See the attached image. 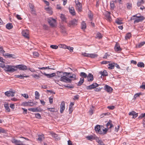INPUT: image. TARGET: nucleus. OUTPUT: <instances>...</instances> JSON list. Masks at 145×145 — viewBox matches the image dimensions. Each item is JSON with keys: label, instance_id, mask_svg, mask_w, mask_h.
Masks as SVG:
<instances>
[{"label": "nucleus", "instance_id": "obj_55", "mask_svg": "<svg viewBox=\"0 0 145 145\" xmlns=\"http://www.w3.org/2000/svg\"><path fill=\"white\" fill-rule=\"evenodd\" d=\"M110 7L111 9H113L114 8L115 5L114 2L110 3Z\"/></svg>", "mask_w": 145, "mask_h": 145}, {"label": "nucleus", "instance_id": "obj_23", "mask_svg": "<svg viewBox=\"0 0 145 145\" xmlns=\"http://www.w3.org/2000/svg\"><path fill=\"white\" fill-rule=\"evenodd\" d=\"M86 24L85 22L83 21L81 24V28L83 30L86 29Z\"/></svg>", "mask_w": 145, "mask_h": 145}, {"label": "nucleus", "instance_id": "obj_61", "mask_svg": "<svg viewBox=\"0 0 145 145\" xmlns=\"http://www.w3.org/2000/svg\"><path fill=\"white\" fill-rule=\"evenodd\" d=\"M107 108L109 109L112 110L114 108L115 106H108Z\"/></svg>", "mask_w": 145, "mask_h": 145}, {"label": "nucleus", "instance_id": "obj_42", "mask_svg": "<svg viewBox=\"0 0 145 145\" xmlns=\"http://www.w3.org/2000/svg\"><path fill=\"white\" fill-rule=\"evenodd\" d=\"M142 95V93L141 92L137 93L135 95L134 98L135 99H136L137 97L139 96L140 95Z\"/></svg>", "mask_w": 145, "mask_h": 145}, {"label": "nucleus", "instance_id": "obj_47", "mask_svg": "<svg viewBox=\"0 0 145 145\" xmlns=\"http://www.w3.org/2000/svg\"><path fill=\"white\" fill-rule=\"evenodd\" d=\"M67 49L69 50L71 52H73V50L74 48L72 47H71L70 46H67Z\"/></svg>", "mask_w": 145, "mask_h": 145}, {"label": "nucleus", "instance_id": "obj_59", "mask_svg": "<svg viewBox=\"0 0 145 145\" xmlns=\"http://www.w3.org/2000/svg\"><path fill=\"white\" fill-rule=\"evenodd\" d=\"M5 51L3 50V47L0 46V53H5Z\"/></svg>", "mask_w": 145, "mask_h": 145}, {"label": "nucleus", "instance_id": "obj_15", "mask_svg": "<svg viewBox=\"0 0 145 145\" xmlns=\"http://www.w3.org/2000/svg\"><path fill=\"white\" fill-rule=\"evenodd\" d=\"M110 12H107L105 14L106 19L109 21H111L112 20V18L110 16Z\"/></svg>", "mask_w": 145, "mask_h": 145}, {"label": "nucleus", "instance_id": "obj_45", "mask_svg": "<svg viewBox=\"0 0 145 145\" xmlns=\"http://www.w3.org/2000/svg\"><path fill=\"white\" fill-rule=\"evenodd\" d=\"M50 134L54 138H56L57 137V135L55 133L51 132L50 133Z\"/></svg>", "mask_w": 145, "mask_h": 145}, {"label": "nucleus", "instance_id": "obj_25", "mask_svg": "<svg viewBox=\"0 0 145 145\" xmlns=\"http://www.w3.org/2000/svg\"><path fill=\"white\" fill-rule=\"evenodd\" d=\"M145 0H138L137 3V5L138 7H139L141 5L143 4L144 3Z\"/></svg>", "mask_w": 145, "mask_h": 145}, {"label": "nucleus", "instance_id": "obj_28", "mask_svg": "<svg viewBox=\"0 0 145 145\" xmlns=\"http://www.w3.org/2000/svg\"><path fill=\"white\" fill-rule=\"evenodd\" d=\"M84 81V78H80V80L79 81L78 83V84H77V86H79L81 85L83 83Z\"/></svg>", "mask_w": 145, "mask_h": 145}, {"label": "nucleus", "instance_id": "obj_21", "mask_svg": "<svg viewBox=\"0 0 145 145\" xmlns=\"http://www.w3.org/2000/svg\"><path fill=\"white\" fill-rule=\"evenodd\" d=\"M11 142L15 144H17L18 143H21L22 142L20 140H18L14 138H12L11 139Z\"/></svg>", "mask_w": 145, "mask_h": 145}, {"label": "nucleus", "instance_id": "obj_48", "mask_svg": "<svg viewBox=\"0 0 145 145\" xmlns=\"http://www.w3.org/2000/svg\"><path fill=\"white\" fill-rule=\"evenodd\" d=\"M60 18L63 21H65L66 20V18H65V16L62 14L61 15Z\"/></svg>", "mask_w": 145, "mask_h": 145}, {"label": "nucleus", "instance_id": "obj_63", "mask_svg": "<svg viewBox=\"0 0 145 145\" xmlns=\"http://www.w3.org/2000/svg\"><path fill=\"white\" fill-rule=\"evenodd\" d=\"M88 17L90 19L91 21L93 19V15L92 14H89L88 15Z\"/></svg>", "mask_w": 145, "mask_h": 145}, {"label": "nucleus", "instance_id": "obj_32", "mask_svg": "<svg viewBox=\"0 0 145 145\" xmlns=\"http://www.w3.org/2000/svg\"><path fill=\"white\" fill-rule=\"evenodd\" d=\"M86 138L88 140H92L95 139L94 137L92 135L87 136L86 137Z\"/></svg>", "mask_w": 145, "mask_h": 145}, {"label": "nucleus", "instance_id": "obj_14", "mask_svg": "<svg viewBox=\"0 0 145 145\" xmlns=\"http://www.w3.org/2000/svg\"><path fill=\"white\" fill-rule=\"evenodd\" d=\"M138 114L136 113V112L134 111H132L130 112L129 113V115L130 116H133V118H135L138 116Z\"/></svg>", "mask_w": 145, "mask_h": 145}, {"label": "nucleus", "instance_id": "obj_1", "mask_svg": "<svg viewBox=\"0 0 145 145\" xmlns=\"http://www.w3.org/2000/svg\"><path fill=\"white\" fill-rule=\"evenodd\" d=\"M5 70L7 72H13L17 71V69H16L15 66L6 65Z\"/></svg>", "mask_w": 145, "mask_h": 145}, {"label": "nucleus", "instance_id": "obj_46", "mask_svg": "<svg viewBox=\"0 0 145 145\" xmlns=\"http://www.w3.org/2000/svg\"><path fill=\"white\" fill-rule=\"evenodd\" d=\"M29 6L31 10V11L32 12H33L34 11L33 8L34 6L31 3H29Z\"/></svg>", "mask_w": 145, "mask_h": 145}, {"label": "nucleus", "instance_id": "obj_57", "mask_svg": "<svg viewBox=\"0 0 145 145\" xmlns=\"http://www.w3.org/2000/svg\"><path fill=\"white\" fill-rule=\"evenodd\" d=\"M32 76L36 79H38L39 78V76L37 74H34L32 75Z\"/></svg>", "mask_w": 145, "mask_h": 145}, {"label": "nucleus", "instance_id": "obj_5", "mask_svg": "<svg viewBox=\"0 0 145 145\" xmlns=\"http://www.w3.org/2000/svg\"><path fill=\"white\" fill-rule=\"evenodd\" d=\"M99 85L96 83H94L92 84L87 86L86 87L87 89H91L98 87Z\"/></svg>", "mask_w": 145, "mask_h": 145}, {"label": "nucleus", "instance_id": "obj_60", "mask_svg": "<svg viewBox=\"0 0 145 145\" xmlns=\"http://www.w3.org/2000/svg\"><path fill=\"white\" fill-rule=\"evenodd\" d=\"M64 73V75L65 74V76H67L68 77V76H69V75H71L72 74V73L71 72H63Z\"/></svg>", "mask_w": 145, "mask_h": 145}, {"label": "nucleus", "instance_id": "obj_50", "mask_svg": "<svg viewBox=\"0 0 145 145\" xmlns=\"http://www.w3.org/2000/svg\"><path fill=\"white\" fill-rule=\"evenodd\" d=\"M66 78V76L63 75V76H61L60 79V80L61 81L65 82V79Z\"/></svg>", "mask_w": 145, "mask_h": 145}, {"label": "nucleus", "instance_id": "obj_30", "mask_svg": "<svg viewBox=\"0 0 145 145\" xmlns=\"http://www.w3.org/2000/svg\"><path fill=\"white\" fill-rule=\"evenodd\" d=\"M99 73L100 74H101L102 76H106L108 75L107 72L105 70H104L103 72L102 71H100Z\"/></svg>", "mask_w": 145, "mask_h": 145}, {"label": "nucleus", "instance_id": "obj_62", "mask_svg": "<svg viewBox=\"0 0 145 145\" xmlns=\"http://www.w3.org/2000/svg\"><path fill=\"white\" fill-rule=\"evenodd\" d=\"M79 98V96L78 95H75L74 96V100H78Z\"/></svg>", "mask_w": 145, "mask_h": 145}, {"label": "nucleus", "instance_id": "obj_12", "mask_svg": "<svg viewBox=\"0 0 145 145\" xmlns=\"http://www.w3.org/2000/svg\"><path fill=\"white\" fill-rule=\"evenodd\" d=\"M42 73L45 76H47V78H52L56 75V74L54 72L52 73V74H46L45 72H44L43 73Z\"/></svg>", "mask_w": 145, "mask_h": 145}, {"label": "nucleus", "instance_id": "obj_2", "mask_svg": "<svg viewBox=\"0 0 145 145\" xmlns=\"http://www.w3.org/2000/svg\"><path fill=\"white\" fill-rule=\"evenodd\" d=\"M47 21L52 27H54L57 25L56 20L52 18H48Z\"/></svg>", "mask_w": 145, "mask_h": 145}, {"label": "nucleus", "instance_id": "obj_18", "mask_svg": "<svg viewBox=\"0 0 145 145\" xmlns=\"http://www.w3.org/2000/svg\"><path fill=\"white\" fill-rule=\"evenodd\" d=\"M122 20H123L121 18H117L115 20V22L118 25H121L123 24Z\"/></svg>", "mask_w": 145, "mask_h": 145}, {"label": "nucleus", "instance_id": "obj_34", "mask_svg": "<svg viewBox=\"0 0 145 145\" xmlns=\"http://www.w3.org/2000/svg\"><path fill=\"white\" fill-rule=\"evenodd\" d=\"M57 74L59 77H61L64 75L63 72L62 71H57Z\"/></svg>", "mask_w": 145, "mask_h": 145}, {"label": "nucleus", "instance_id": "obj_38", "mask_svg": "<svg viewBox=\"0 0 145 145\" xmlns=\"http://www.w3.org/2000/svg\"><path fill=\"white\" fill-rule=\"evenodd\" d=\"M131 37V34L130 33H127L125 36V39L127 40L128 39H129Z\"/></svg>", "mask_w": 145, "mask_h": 145}, {"label": "nucleus", "instance_id": "obj_41", "mask_svg": "<svg viewBox=\"0 0 145 145\" xmlns=\"http://www.w3.org/2000/svg\"><path fill=\"white\" fill-rule=\"evenodd\" d=\"M96 36V38H98L99 39H101L103 37L101 33L99 32L97 33Z\"/></svg>", "mask_w": 145, "mask_h": 145}, {"label": "nucleus", "instance_id": "obj_39", "mask_svg": "<svg viewBox=\"0 0 145 145\" xmlns=\"http://www.w3.org/2000/svg\"><path fill=\"white\" fill-rule=\"evenodd\" d=\"M109 129L106 127V128H105L104 129H103V131H102V135H104L106 134L108 131H109Z\"/></svg>", "mask_w": 145, "mask_h": 145}, {"label": "nucleus", "instance_id": "obj_53", "mask_svg": "<svg viewBox=\"0 0 145 145\" xmlns=\"http://www.w3.org/2000/svg\"><path fill=\"white\" fill-rule=\"evenodd\" d=\"M10 91H8L5 92V94L8 97L10 96Z\"/></svg>", "mask_w": 145, "mask_h": 145}, {"label": "nucleus", "instance_id": "obj_40", "mask_svg": "<svg viewBox=\"0 0 145 145\" xmlns=\"http://www.w3.org/2000/svg\"><path fill=\"white\" fill-rule=\"evenodd\" d=\"M72 80L69 79L68 77H67L66 76V78L65 79V80L64 82L66 83H71V82Z\"/></svg>", "mask_w": 145, "mask_h": 145}, {"label": "nucleus", "instance_id": "obj_3", "mask_svg": "<svg viewBox=\"0 0 145 145\" xmlns=\"http://www.w3.org/2000/svg\"><path fill=\"white\" fill-rule=\"evenodd\" d=\"M106 127L109 130V132H111L112 128L114 127V125L112 124V121L109 120L106 124Z\"/></svg>", "mask_w": 145, "mask_h": 145}, {"label": "nucleus", "instance_id": "obj_58", "mask_svg": "<svg viewBox=\"0 0 145 145\" xmlns=\"http://www.w3.org/2000/svg\"><path fill=\"white\" fill-rule=\"evenodd\" d=\"M6 133V131L4 129L0 127V133Z\"/></svg>", "mask_w": 145, "mask_h": 145}, {"label": "nucleus", "instance_id": "obj_36", "mask_svg": "<svg viewBox=\"0 0 145 145\" xmlns=\"http://www.w3.org/2000/svg\"><path fill=\"white\" fill-rule=\"evenodd\" d=\"M98 55L97 54H89V57H90L91 58H95L97 57Z\"/></svg>", "mask_w": 145, "mask_h": 145}, {"label": "nucleus", "instance_id": "obj_56", "mask_svg": "<svg viewBox=\"0 0 145 145\" xmlns=\"http://www.w3.org/2000/svg\"><path fill=\"white\" fill-rule=\"evenodd\" d=\"M35 117L37 118L40 119L41 117V116L39 113H38L35 114Z\"/></svg>", "mask_w": 145, "mask_h": 145}, {"label": "nucleus", "instance_id": "obj_51", "mask_svg": "<svg viewBox=\"0 0 145 145\" xmlns=\"http://www.w3.org/2000/svg\"><path fill=\"white\" fill-rule=\"evenodd\" d=\"M73 110V108L72 107H71V105H69V114H71Z\"/></svg>", "mask_w": 145, "mask_h": 145}, {"label": "nucleus", "instance_id": "obj_54", "mask_svg": "<svg viewBox=\"0 0 145 145\" xmlns=\"http://www.w3.org/2000/svg\"><path fill=\"white\" fill-rule=\"evenodd\" d=\"M33 54L34 57H38L39 56V54L37 52H33Z\"/></svg>", "mask_w": 145, "mask_h": 145}, {"label": "nucleus", "instance_id": "obj_33", "mask_svg": "<svg viewBox=\"0 0 145 145\" xmlns=\"http://www.w3.org/2000/svg\"><path fill=\"white\" fill-rule=\"evenodd\" d=\"M137 66L141 68L144 67V63L142 62H139L137 64Z\"/></svg>", "mask_w": 145, "mask_h": 145}, {"label": "nucleus", "instance_id": "obj_49", "mask_svg": "<svg viewBox=\"0 0 145 145\" xmlns=\"http://www.w3.org/2000/svg\"><path fill=\"white\" fill-rule=\"evenodd\" d=\"M47 110L51 112H55V108H48Z\"/></svg>", "mask_w": 145, "mask_h": 145}, {"label": "nucleus", "instance_id": "obj_24", "mask_svg": "<svg viewBox=\"0 0 145 145\" xmlns=\"http://www.w3.org/2000/svg\"><path fill=\"white\" fill-rule=\"evenodd\" d=\"M114 48L115 50L116 51H120L121 50V49L120 48V45L117 43H116L114 47Z\"/></svg>", "mask_w": 145, "mask_h": 145}, {"label": "nucleus", "instance_id": "obj_4", "mask_svg": "<svg viewBox=\"0 0 145 145\" xmlns=\"http://www.w3.org/2000/svg\"><path fill=\"white\" fill-rule=\"evenodd\" d=\"M15 68L16 69L18 68L20 70L24 71L27 69V66L23 64L16 65L15 66Z\"/></svg>", "mask_w": 145, "mask_h": 145}, {"label": "nucleus", "instance_id": "obj_19", "mask_svg": "<svg viewBox=\"0 0 145 145\" xmlns=\"http://www.w3.org/2000/svg\"><path fill=\"white\" fill-rule=\"evenodd\" d=\"M69 10L70 13L72 15L74 16L75 15L76 13L73 7H71V8L69 7Z\"/></svg>", "mask_w": 145, "mask_h": 145}, {"label": "nucleus", "instance_id": "obj_10", "mask_svg": "<svg viewBox=\"0 0 145 145\" xmlns=\"http://www.w3.org/2000/svg\"><path fill=\"white\" fill-rule=\"evenodd\" d=\"M61 32L63 34H65L66 33V29L65 27L62 25H60Z\"/></svg>", "mask_w": 145, "mask_h": 145}, {"label": "nucleus", "instance_id": "obj_8", "mask_svg": "<svg viewBox=\"0 0 145 145\" xmlns=\"http://www.w3.org/2000/svg\"><path fill=\"white\" fill-rule=\"evenodd\" d=\"M60 112L61 113H62L64 110L65 107V103L64 101H62L61 104L60 106Z\"/></svg>", "mask_w": 145, "mask_h": 145}, {"label": "nucleus", "instance_id": "obj_35", "mask_svg": "<svg viewBox=\"0 0 145 145\" xmlns=\"http://www.w3.org/2000/svg\"><path fill=\"white\" fill-rule=\"evenodd\" d=\"M145 44V42H142L140 43H138L137 46V47L138 48H140L144 45Z\"/></svg>", "mask_w": 145, "mask_h": 145}, {"label": "nucleus", "instance_id": "obj_6", "mask_svg": "<svg viewBox=\"0 0 145 145\" xmlns=\"http://www.w3.org/2000/svg\"><path fill=\"white\" fill-rule=\"evenodd\" d=\"M104 90L107 92L111 93L112 92L113 89L111 87L106 85L105 86Z\"/></svg>", "mask_w": 145, "mask_h": 145}, {"label": "nucleus", "instance_id": "obj_64", "mask_svg": "<svg viewBox=\"0 0 145 145\" xmlns=\"http://www.w3.org/2000/svg\"><path fill=\"white\" fill-rule=\"evenodd\" d=\"M9 54H8V53H3V56H6L7 57H9Z\"/></svg>", "mask_w": 145, "mask_h": 145}, {"label": "nucleus", "instance_id": "obj_16", "mask_svg": "<svg viewBox=\"0 0 145 145\" xmlns=\"http://www.w3.org/2000/svg\"><path fill=\"white\" fill-rule=\"evenodd\" d=\"M138 18L136 19L134 21V24L136 23H138L140 22H141L145 18L143 16H140V18Z\"/></svg>", "mask_w": 145, "mask_h": 145}, {"label": "nucleus", "instance_id": "obj_22", "mask_svg": "<svg viewBox=\"0 0 145 145\" xmlns=\"http://www.w3.org/2000/svg\"><path fill=\"white\" fill-rule=\"evenodd\" d=\"M16 78H19L21 79H24V77L27 78L29 77V76H26L25 74L24 75L20 74V75H17L16 76Z\"/></svg>", "mask_w": 145, "mask_h": 145}, {"label": "nucleus", "instance_id": "obj_37", "mask_svg": "<svg viewBox=\"0 0 145 145\" xmlns=\"http://www.w3.org/2000/svg\"><path fill=\"white\" fill-rule=\"evenodd\" d=\"M4 107L6 110H7V111L8 112L10 111V109L9 108L8 105V103H6L5 104Z\"/></svg>", "mask_w": 145, "mask_h": 145}, {"label": "nucleus", "instance_id": "obj_43", "mask_svg": "<svg viewBox=\"0 0 145 145\" xmlns=\"http://www.w3.org/2000/svg\"><path fill=\"white\" fill-rule=\"evenodd\" d=\"M35 98L36 99H38L39 98V92L37 91H36L35 93Z\"/></svg>", "mask_w": 145, "mask_h": 145}, {"label": "nucleus", "instance_id": "obj_9", "mask_svg": "<svg viewBox=\"0 0 145 145\" xmlns=\"http://www.w3.org/2000/svg\"><path fill=\"white\" fill-rule=\"evenodd\" d=\"M95 130L96 133H99L100 134H102V131H101L100 125H97L95 126Z\"/></svg>", "mask_w": 145, "mask_h": 145}, {"label": "nucleus", "instance_id": "obj_52", "mask_svg": "<svg viewBox=\"0 0 145 145\" xmlns=\"http://www.w3.org/2000/svg\"><path fill=\"white\" fill-rule=\"evenodd\" d=\"M50 47L54 49H56L58 48V46L56 45H51L50 46Z\"/></svg>", "mask_w": 145, "mask_h": 145}, {"label": "nucleus", "instance_id": "obj_44", "mask_svg": "<svg viewBox=\"0 0 145 145\" xmlns=\"http://www.w3.org/2000/svg\"><path fill=\"white\" fill-rule=\"evenodd\" d=\"M132 7V4L129 3H127V8L128 9H130Z\"/></svg>", "mask_w": 145, "mask_h": 145}, {"label": "nucleus", "instance_id": "obj_7", "mask_svg": "<svg viewBox=\"0 0 145 145\" xmlns=\"http://www.w3.org/2000/svg\"><path fill=\"white\" fill-rule=\"evenodd\" d=\"M28 110L30 111H31L33 112H41L42 110L40 108H38L37 107L36 108H31L28 109Z\"/></svg>", "mask_w": 145, "mask_h": 145}, {"label": "nucleus", "instance_id": "obj_17", "mask_svg": "<svg viewBox=\"0 0 145 145\" xmlns=\"http://www.w3.org/2000/svg\"><path fill=\"white\" fill-rule=\"evenodd\" d=\"M76 9L77 10L78 12H81L82 11V7L81 4H77L76 5Z\"/></svg>", "mask_w": 145, "mask_h": 145}, {"label": "nucleus", "instance_id": "obj_20", "mask_svg": "<svg viewBox=\"0 0 145 145\" xmlns=\"http://www.w3.org/2000/svg\"><path fill=\"white\" fill-rule=\"evenodd\" d=\"M22 35L24 37L26 38H29L28 32L26 30H23L22 32Z\"/></svg>", "mask_w": 145, "mask_h": 145}, {"label": "nucleus", "instance_id": "obj_26", "mask_svg": "<svg viewBox=\"0 0 145 145\" xmlns=\"http://www.w3.org/2000/svg\"><path fill=\"white\" fill-rule=\"evenodd\" d=\"M80 76L83 78H86L87 77V75L85 72H81L80 74Z\"/></svg>", "mask_w": 145, "mask_h": 145}, {"label": "nucleus", "instance_id": "obj_27", "mask_svg": "<svg viewBox=\"0 0 145 145\" xmlns=\"http://www.w3.org/2000/svg\"><path fill=\"white\" fill-rule=\"evenodd\" d=\"M68 77L69 78H73L74 79V80H76V75L74 74H72V73L71 74L69 75L68 76Z\"/></svg>", "mask_w": 145, "mask_h": 145}, {"label": "nucleus", "instance_id": "obj_31", "mask_svg": "<svg viewBox=\"0 0 145 145\" xmlns=\"http://www.w3.org/2000/svg\"><path fill=\"white\" fill-rule=\"evenodd\" d=\"M109 66L108 68L110 69H114V63H109L108 64Z\"/></svg>", "mask_w": 145, "mask_h": 145}, {"label": "nucleus", "instance_id": "obj_29", "mask_svg": "<svg viewBox=\"0 0 145 145\" xmlns=\"http://www.w3.org/2000/svg\"><path fill=\"white\" fill-rule=\"evenodd\" d=\"M6 28L8 29H10L13 28V26L11 23H8L6 24Z\"/></svg>", "mask_w": 145, "mask_h": 145}, {"label": "nucleus", "instance_id": "obj_11", "mask_svg": "<svg viewBox=\"0 0 145 145\" xmlns=\"http://www.w3.org/2000/svg\"><path fill=\"white\" fill-rule=\"evenodd\" d=\"M77 20H76L75 19H74L69 22V26H70L72 25H74L75 24H77Z\"/></svg>", "mask_w": 145, "mask_h": 145}, {"label": "nucleus", "instance_id": "obj_13", "mask_svg": "<svg viewBox=\"0 0 145 145\" xmlns=\"http://www.w3.org/2000/svg\"><path fill=\"white\" fill-rule=\"evenodd\" d=\"M88 81V82H91L93 80V76L91 73H89L87 75Z\"/></svg>", "mask_w": 145, "mask_h": 145}]
</instances>
